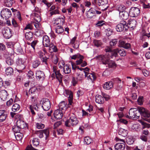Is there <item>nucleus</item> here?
<instances>
[{"instance_id":"4d7b16f0","label":"nucleus","mask_w":150,"mask_h":150,"mask_svg":"<svg viewBox=\"0 0 150 150\" xmlns=\"http://www.w3.org/2000/svg\"><path fill=\"white\" fill-rule=\"evenodd\" d=\"M24 62H23L22 59H19L18 62V65L17 67H19V66H21L22 67V69H24L25 67L24 65Z\"/></svg>"},{"instance_id":"4468645a","label":"nucleus","mask_w":150,"mask_h":150,"mask_svg":"<svg viewBox=\"0 0 150 150\" xmlns=\"http://www.w3.org/2000/svg\"><path fill=\"white\" fill-rule=\"evenodd\" d=\"M137 21L136 20L130 19L128 21V22L127 25L128 26V28H130L134 29L135 27Z\"/></svg>"},{"instance_id":"f03ea898","label":"nucleus","mask_w":150,"mask_h":150,"mask_svg":"<svg viewBox=\"0 0 150 150\" xmlns=\"http://www.w3.org/2000/svg\"><path fill=\"white\" fill-rule=\"evenodd\" d=\"M78 122V121L75 115L72 114L70 116L69 119L65 121V125L66 127H70L71 125H76Z\"/></svg>"},{"instance_id":"c756f323","label":"nucleus","mask_w":150,"mask_h":150,"mask_svg":"<svg viewBox=\"0 0 150 150\" xmlns=\"http://www.w3.org/2000/svg\"><path fill=\"white\" fill-rule=\"evenodd\" d=\"M118 134L120 135H121L124 137H125L127 135L128 131L123 129L120 128L119 130Z\"/></svg>"},{"instance_id":"e2e57ef3","label":"nucleus","mask_w":150,"mask_h":150,"mask_svg":"<svg viewBox=\"0 0 150 150\" xmlns=\"http://www.w3.org/2000/svg\"><path fill=\"white\" fill-rule=\"evenodd\" d=\"M117 39H114L112 40L110 42V45L111 46H113L115 45L117 43Z\"/></svg>"},{"instance_id":"9b49d317","label":"nucleus","mask_w":150,"mask_h":150,"mask_svg":"<svg viewBox=\"0 0 150 150\" xmlns=\"http://www.w3.org/2000/svg\"><path fill=\"white\" fill-rule=\"evenodd\" d=\"M64 111L60 109H58L54 111V115L55 118L57 119H60L62 118L63 115V112Z\"/></svg>"},{"instance_id":"6e6d98bb","label":"nucleus","mask_w":150,"mask_h":150,"mask_svg":"<svg viewBox=\"0 0 150 150\" xmlns=\"http://www.w3.org/2000/svg\"><path fill=\"white\" fill-rule=\"evenodd\" d=\"M50 12L48 14L50 15V16H51L53 15L59 14V13L58 10H50Z\"/></svg>"},{"instance_id":"37998d69","label":"nucleus","mask_w":150,"mask_h":150,"mask_svg":"<svg viewBox=\"0 0 150 150\" xmlns=\"http://www.w3.org/2000/svg\"><path fill=\"white\" fill-rule=\"evenodd\" d=\"M93 43L95 46L98 47L101 46L103 44L102 42L100 40H94Z\"/></svg>"},{"instance_id":"bf43d9fd","label":"nucleus","mask_w":150,"mask_h":150,"mask_svg":"<svg viewBox=\"0 0 150 150\" xmlns=\"http://www.w3.org/2000/svg\"><path fill=\"white\" fill-rule=\"evenodd\" d=\"M118 53L122 57L125 56L126 54L125 50L123 49L119 50Z\"/></svg>"},{"instance_id":"c85d7f7f","label":"nucleus","mask_w":150,"mask_h":150,"mask_svg":"<svg viewBox=\"0 0 150 150\" xmlns=\"http://www.w3.org/2000/svg\"><path fill=\"white\" fill-rule=\"evenodd\" d=\"M39 43V41L38 40H35L32 42L31 43H28V45H30L31 47L33 48L34 50H36L38 49L37 46Z\"/></svg>"},{"instance_id":"7c9ffc66","label":"nucleus","mask_w":150,"mask_h":150,"mask_svg":"<svg viewBox=\"0 0 150 150\" xmlns=\"http://www.w3.org/2000/svg\"><path fill=\"white\" fill-rule=\"evenodd\" d=\"M39 12L37 13L34 12L32 15L34 16V19L37 23L40 22L41 21V17L40 16Z\"/></svg>"},{"instance_id":"603ef678","label":"nucleus","mask_w":150,"mask_h":150,"mask_svg":"<svg viewBox=\"0 0 150 150\" xmlns=\"http://www.w3.org/2000/svg\"><path fill=\"white\" fill-rule=\"evenodd\" d=\"M92 140L89 137H86L84 138V143L87 144H90Z\"/></svg>"},{"instance_id":"680f3d73","label":"nucleus","mask_w":150,"mask_h":150,"mask_svg":"<svg viewBox=\"0 0 150 150\" xmlns=\"http://www.w3.org/2000/svg\"><path fill=\"white\" fill-rule=\"evenodd\" d=\"M52 60L55 64H57L58 62V58L56 55L53 56L52 58Z\"/></svg>"},{"instance_id":"393cba45","label":"nucleus","mask_w":150,"mask_h":150,"mask_svg":"<svg viewBox=\"0 0 150 150\" xmlns=\"http://www.w3.org/2000/svg\"><path fill=\"white\" fill-rule=\"evenodd\" d=\"M140 13V10H130L129 14L132 17L137 16Z\"/></svg>"},{"instance_id":"13d9d810","label":"nucleus","mask_w":150,"mask_h":150,"mask_svg":"<svg viewBox=\"0 0 150 150\" xmlns=\"http://www.w3.org/2000/svg\"><path fill=\"white\" fill-rule=\"evenodd\" d=\"M143 97V96H139L138 100L137 102L139 105H142L143 104L144 102Z\"/></svg>"},{"instance_id":"ea45409f","label":"nucleus","mask_w":150,"mask_h":150,"mask_svg":"<svg viewBox=\"0 0 150 150\" xmlns=\"http://www.w3.org/2000/svg\"><path fill=\"white\" fill-rule=\"evenodd\" d=\"M33 36V33L31 32L26 33L25 34V38L28 40H30Z\"/></svg>"},{"instance_id":"58836bf2","label":"nucleus","mask_w":150,"mask_h":150,"mask_svg":"<svg viewBox=\"0 0 150 150\" xmlns=\"http://www.w3.org/2000/svg\"><path fill=\"white\" fill-rule=\"evenodd\" d=\"M20 108V105L18 104H14L12 107V110L14 112H16L18 111Z\"/></svg>"},{"instance_id":"c9c22d12","label":"nucleus","mask_w":150,"mask_h":150,"mask_svg":"<svg viewBox=\"0 0 150 150\" xmlns=\"http://www.w3.org/2000/svg\"><path fill=\"white\" fill-rule=\"evenodd\" d=\"M55 29L56 32L58 34H61L64 31L63 28L61 25H57Z\"/></svg>"},{"instance_id":"7ed1b4c3","label":"nucleus","mask_w":150,"mask_h":150,"mask_svg":"<svg viewBox=\"0 0 150 150\" xmlns=\"http://www.w3.org/2000/svg\"><path fill=\"white\" fill-rule=\"evenodd\" d=\"M40 103L43 109L45 111L49 110L51 108L50 102L49 100L47 98H43L40 101Z\"/></svg>"},{"instance_id":"ddd939ff","label":"nucleus","mask_w":150,"mask_h":150,"mask_svg":"<svg viewBox=\"0 0 150 150\" xmlns=\"http://www.w3.org/2000/svg\"><path fill=\"white\" fill-rule=\"evenodd\" d=\"M42 43L45 47H48V45L51 43L49 37L47 35H44L43 37Z\"/></svg>"},{"instance_id":"864d4df0","label":"nucleus","mask_w":150,"mask_h":150,"mask_svg":"<svg viewBox=\"0 0 150 150\" xmlns=\"http://www.w3.org/2000/svg\"><path fill=\"white\" fill-rule=\"evenodd\" d=\"M21 129L17 125L13 126L12 127L13 130L14 132L16 133H19Z\"/></svg>"},{"instance_id":"79ce46f5","label":"nucleus","mask_w":150,"mask_h":150,"mask_svg":"<svg viewBox=\"0 0 150 150\" xmlns=\"http://www.w3.org/2000/svg\"><path fill=\"white\" fill-rule=\"evenodd\" d=\"M59 109L62 111H64L67 108L64 102H61L59 104Z\"/></svg>"},{"instance_id":"f8f14e48","label":"nucleus","mask_w":150,"mask_h":150,"mask_svg":"<svg viewBox=\"0 0 150 150\" xmlns=\"http://www.w3.org/2000/svg\"><path fill=\"white\" fill-rule=\"evenodd\" d=\"M36 76L37 79L40 80H43L45 77V76L44 72L40 70L36 71Z\"/></svg>"},{"instance_id":"6ab92c4d","label":"nucleus","mask_w":150,"mask_h":150,"mask_svg":"<svg viewBox=\"0 0 150 150\" xmlns=\"http://www.w3.org/2000/svg\"><path fill=\"white\" fill-rule=\"evenodd\" d=\"M116 150H124L125 148V144L122 143H119L116 144L115 146Z\"/></svg>"},{"instance_id":"a211bd4d","label":"nucleus","mask_w":150,"mask_h":150,"mask_svg":"<svg viewBox=\"0 0 150 150\" xmlns=\"http://www.w3.org/2000/svg\"><path fill=\"white\" fill-rule=\"evenodd\" d=\"M119 46L126 49H128L130 47V44L128 43H126L124 41L120 40L119 42Z\"/></svg>"},{"instance_id":"cd10ccee","label":"nucleus","mask_w":150,"mask_h":150,"mask_svg":"<svg viewBox=\"0 0 150 150\" xmlns=\"http://www.w3.org/2000/svg\"><path fill=\"white\" fill-rule=\"evenodd\" d=\"M64 22V20L63 18H59L55 20L54 24L55 25H56L61 26L63 25Z\"/></svg>"},{"instance_id":"473e14b6","label":"nucleus","mask_w":150,"mask_h":150,"mask_svg":"<svg viewBox=\"0 0 150 150\" xmlns=\"http://www.w3.org/2000/svg\"><path fill=\"white\" fill-rule=\"evenodd\" d=\"M85 77H87L88 80H90L91 81H93L96 79V77L94 75L92 74L88 73H86L85 75Z\"/></svg>"},{"instance_id":"a18cd8bd","label":"nucleus","mask_w":150,"mask_h":150,"mask_svg":"<svg viewBox=\"0 0 150 150\" xmlns=\"http://www.w3.org/2000/svg\"><path fill=\"white\" fill-rule=\"evenodd\" d=\"M104 29L105 30V31L106 33V35L108 36L111 35L113 32L112 29L110 28H107V27L106 28Z\"/></svg>"},{"instance_id":"2eb2a0df","label":"nucleus","mask_w":150,"mask_h":150,"mask_svg":"<svg viewBox=\"0 0 150 150\" xmlns=\"http://www.w3.org/2000/svg\"><path fill=\"white\" fill-rule=\"evenodd\" d=\"M141 117L144 120L150 123V112L149 110L142 114Z\"/></svg>"},{"instance_id":"a878e982","label":"nucleus","mask_w":150,"mask_h":150,"mask_svg":"<svg viewBox=\"0 0 150 150\" xmlns=\"http://www.w3.org/2000/svg\"><path fill=\"white\" fill-rule=\"evenodd\" d=\"M95 101L99 104H103L104 101V98L101 96L97 95L95 96Z\"/></svg>"},{"instance_id":"e433bc0d","label":"nucleus","mask_w":150,"mask_h":150,"mask_svg":"<svg viewBox=\"0 0 150 150\" xmlns=\"http://www.w3.org/2000/svg\"><path fill=\"white\" fill-rule=\"evenodd\" d=\"M63 70L65 74H68L70 72L71 69L66 64L64 65Z\"/></svg>"},{"instance_id":"de8ad7c7","label":"nucleus","mask_w":150,"mask_h":150,"mask_svg":"<svg viewBox=\"0 0 150 150\" xmlns=\"http://www.w3.org/2000/svg\"><path fill=\"white\" fill-rule=\"evenodd\" d=\"M119 49H117L113 51H112L111 52V57L113 58V57H116L117 55V53H118Z\"/></svg>"},{"instance_id":"4be33fe9","label":"nucleus","mask_w":150,"mask_h":150,"mask_svg":"<svg viewBox=\"0 0 150 150\" xmlns=\"http://www.w3.org/2000/svg\"><path fill=\"white\" fill-rule=\"evenodd\" d=\"M48 47H49V51L50 53L53 52H56L57 51V47L52 42L49 45H48Z\"/></svg>"},{"instance_id":"338daca9","label":"nucleus","mask_w":150,"mask_h":150,"mask_svg":"<svg viewBox=\"0 0 150 150\" xmlns=\"http://www.w3.org/2000/svg\"><path fill=\"white\" fill-rule=\"evenodd\" d=\"M45 125L44 124L41 123H37L36 127L38 129H43L44 128Z\"/></svg>"},{"instance_id":"423d86ee","label":"nucleus","mask_w":150,"mask_h":150,"mask_svg":"<svg viewBox=\"0 0 150 150\" xmlns=\"http://www.w3.org/2000/svg\"><path fill=\"white\" fill-rule=\"evenodd\" d=\"M53 69L54 73H53L52 76L54 75L55 74L57 79L59 80V82H61L62 81L63 76L60 73L59 70L58 69V68L56 66H53Z\"/></svg>"},{"instance_id":"5fc2aeb1","label":"nucleus","mask_w":150,"mask_h":150,"mask_svg":"<svg viewBox=\"0 0 150 150\" xmlns=\"http://www.w3.org/2000/svg\"><path fill=\"white\" fill-rule=\"evenodd\" d=\"M35 133L38 135L40 138H42L44 137V135L43 134L42 130L35 131Z\"/></svg>"},{"instance_id":"dca6fc26","label":"nucleus","mask_w":150,"mask_h":150,"mask_svg":"<svg viewBox=\"0 0 150 150\" xmlns=\"http://www.w3.org/2000/svg\"><path fill=\"white\" fill-rule=\"evenodd\" d=\"M122 10V11H119L120 16L124 20H126L128 18L129 14L125 10Z\"/></svg>"},{"instance_id":"2f4dec72","label":"nucleus","mask_w":150,"mask_h":150,"mask_svg":"<svg viewBox=\"0 0 150 150\" xmlns=\"http://www.w3.org/2000/svg\"><path fill=\"white\" fill-rule=\"evenodd\" d=\"M139 121L142 126V129L146 128H150V124L147 123L142 120H139Z\"/></svg>"},{"instance_id":"f3484780","label":"nucleus","mask_w":150,"mask_h":150,"mask_svg":"<svg viewBox=\"0 0 150 150\" xmlns=\"http://www.w3.org/2000/svg\"><path fill=\"white\" fill-rule=\"evenodd\" d=\"M8 96L7 91L5 90H2L0 91V98L3 100H5Z\"/></svg>"},{"instance_id":"39448f33","label":"nucleus","mask_w":150,"mask_h":150,"mask_svg":"<svg viewBox=\"0 0 150 150\" xmlns=\"http://www.w3.org/2000/svg\"><path fill=\"white\" fill-rule=\"evenodd\" d=\"M129 115H127V117L130 119L137 118L139 117V114L138 110H135L134 108H131L129 110Z\"/></svg>"},{"instance_id":"a19ab883","label":"nucleus","mask_w":150,"mask_h":150,"mask_svg":"<svg viewBox=\"0 0 150 150\" xmlns=\"http://www.w3.org/2000/svg\"><path fill=\"white\" fill-rule=\"evenodd\" d=\"M66 92L67 93H69V96L68 97V101L69 103V104L70 105H71L72 102L73 100V96L72 94H71V92L69 91H66Z\"/></svg>"},{"instance_id":"8fccbe9b","label":"nucleus","mask_w":150,"mask_h":150,"mask_svg":"<svg viewBox=\"0 0 150 150\" xmlns=\"http://www.w3.org/2000/svg\"><path fill=\"white\" fill-rule=\"evenodd\" d=\"M38 89L35 87H33L30 88L29 91V93L35 94L37 93Z\"/></svg>"},{"instance_id":"3c124183","label":"nucleus","mask_w":150,"mask_h":150,"mask_svg":"<svg viewBox=\"0 0 150 150\" xmlns=\"http://www.w3.org/2000/svg\"><path fill=\"white\" fill-rule=\"evenodd\" d=\"M43 135H45V139H46L48 137L49 135V129H46L42 130Z\"/></svg>"},{"instance_id":"0e129e2a","label":"nucleus","mask_w":150,"mask_h":150,"mask_svg":"<svg viewBox=\"0 0 150 150\" xmlns=\"http://www.w3.org/2000/svg\"><path fill=\"white\" fill-rule=\"evenodd\" d=\"M42 2L47 6V8L50 7L52 4V3L49 2L46 0H42Z\"/></svg>"},{"instance_id":"09e8293b","label":"nucleus","mask_w":150,"mask_h":150,"mask_svg":"<svg viewBox=\"0 0 150 150\" xmlns=\"http://www.w3.org/2000/svg\"><path fill=\"white\" fill-rule=\"evenodd\" d=\"M13 0H5V5L8 7L12 6Z\"/></svg>"},{"instance_id":"aec40b11","label":"nucleus","mask_w":150,"mask_h":150,"mask_svg":"<svg viewBox=\"0 0 150 150\" xmlns=\"http://www.w3.org/2000/svg\"><path fill=\"white\" fill-rule=\"evenodd\" d=\"M115 83L118 84L117 89L119 90L122 87L123 83L121 82V80L119 78H115L112 80Z\"/></svg>"},{"instance_id":"f704fd0d","label":"nucleus","mask_w":150,"mask_h":150,"mask_svg":"<svg viewBox=\"0 0 150 150\" xmlns=\"http://www.w3.org/2000/svg\"><path fill=\"white\" fill-rule=\"evenodd\" d=\"M5 72L7 75H12L13 73V70L12 67H8L6 69Z\"/></svg>"},{"instance_id":"6e6552de","label":"nucleus","mask_w":150,"mask_h":150,"mask_svg":"<svg viewBox=\"0 0 150 150\" xmlns=\"http://www.w3.org/2000/svg\"><path fill=\"white\" fill-rule=\"evenodd\" d=\"M149 134V132L148 130H142L140 139L144 142H146L148 140V136Z\"/></svg>"},{"instance_id":"1a4fd4ad","label":"nucleus","mask_w":150,"mask_h":150,"mask_svg":"<svg viewBox=\"0 0 150 150\" xmlns=\"http://www.w3.org/2000/svg\"><path fill=\"white\" fill-rule=\"evenodd\" d=\"M79 55L76 62V64L77 65L81 64V66L83 67L86 66L87 65V63L85 61H83L84 57L80 54Z\"/></svg>"},{"instance_id":"4c0bfd02","label":"nucleus","mask_w":150,"mask_h":150,"mask_svg":"<svg viewBox=\"0 0 150 150\" xmlns=\"http://www.w3.org/2000/svg\"><path fill=\"white\" fill-rule=\"evenodd\" d=\"M95 12L93 10H88L86 12V16L88 18H91L95 15Z\"/></svg>"},{"instance_id":"5701e85b","label":"nucleus","mask_w":150,"mask_h":150,"mask_svg":"<svg viewBox=\"0 0 150 150\" xmlns=\"http://www.w3.org/2000/svg\"><path fill=\"white\" fill-rule=\"evenodd\" d=\"M16 124L21 129H23L26 127V123L24 121L21 120L17 121Z\"/></svg>"},{"instance_id":"b1692460","label":"nucleus","mask_w":150,"mask_h":150,"mask_svg":"<svg viewBox=\"0 0 150 150\" xmlns=\"http://www.w3.org/2000/svg\"><path fill=\"white\" fill-rule=\"evenodd\" d=\"M113 84L112 81L106 82L104 84L103 88L104 89L109 90L113 87Z\"/></svg>"},{"instance_id":"052dcab7","label":"nucleus","mask_w":150,"mask_h":150,"mask_svg":"<svg viewBox=\"0 0 150 150\" xmlns=\"http://www.w3.org/2000/svg\"><path fill=\"white\" fill-rule=\"evenodd\" d=\"M32 143L33 146H37L38 145H39V142L38 141V139L35 138L32 141Z\"/></svg>"},{"instance_id":"f257e3e1","label":"nucleus","mask_w":150,"mask_h":150,"mask_svg":"<svg viewBox=\"0 0 150 150\" xmlns=\"http://www.w3.org/2000/svg\"><path fill=\"white\" fill-rule=\"evenodd\" d=\"M98 59L101 61L103 64L106 65V67L109 68H115L117 66L115 63L110 59V56L106 54L100 55L97 57Z\"/></svg>"},{"instance_id":"0eeeda50","label":"nucleus","mask_w":150,"mask_h":150,"mask_svg":"<svg viewBox=\"0 0 150 150\" xmlns=\"http://www.w3.org/2000/svg\"><path fill=\"white\" fill-rule=\"evenodd\" d=\"M2 32L4 36L6 39L9 38L12 36L11 30L8 27L4 28Z\"/></svg>"},{"instance_id":"72a5a7b5","label":"nucleus","mask_w":150,"mask_h":150,"mask_svg":"<svg viewBox=\"0 0 150 150\" xmlns=\"http://www.w3.org/2000/svg\"><path fill=\"white\" fill-rule=\"evenodd\" d=\"M137 110L139 112V113H140L141 116L145 113L146 112H147L149 110L142 107H138L137 108Z\"/></svg>"},{"instance_id":"49530a36","label":"nucleus","mask_w":150,"mask_h":150,"mask_svg":"<svg viewBox=\"0 0 150 150\" xmlns=\"http://www.w3.org/2000/svg\"><path fill=\"white\" fill-rule=\"evenodd\" d=\"M6 63L9 65H11L14 64L13 60L10 57H8L6 60Z\"/></svg>"},{"instance_id":"412c9836","label":"nucleus","mask_w":150,"mask_h":150,"mask_svg":"<svg viewBox=\"0 0 150 150\" xmlns=\"http://www.w3.org/2000/svg\"><path fill=\"white\" fill-rule=\"evenodd\" d=\"M1 13L2 15H3L6 18H9L11 15V13L10 10H2L1 11Z\"/></svg>"},{"instance_id":"20e7f679","label":"nucleus","mask_w":150,"mask_h":150,"mask_svg":"<svg viewBox=\"0 0 150 150\" xmlns=\"http://www.w3.org/2000/svg\"><path fill=\"white\" fill-rule=\"evenodd\" d=\"M126 23V21H121L120 23L117 24L116 26V29L117 31L118 32H121L124 30H127L128 29V27Z\"/></svg>"},{"instance_id":"bb28decb","label":"nucleus","mask_w":150,"mask_h":150,"mask_svg":"<svg viewBox=\"0 0 150 150\" xmlns=\"http://www.w3.org/2000/svg\"><path fill=\"white\" fill-rule=\"evenodd\" d=\"M96 27H99L102 29H103L102 28L104 29L106 28L108 26V25H105L104 21H98L97 23L96 24Z\"/></svg>"},{"instance_id":"774afa93","label":"nucleus","mask_w":150,"mask_h":150,"mask_svg":"<svg viewBox=\"0 0 150 150\" xmlns=\"http://www.w3.org/2000/svg\"><path fill=\"white\" fill-rule=\"evenodd\" d=\"M126 142L129 145H131L134 142L133 140L131 138L127 137L126 139Z\"/></svg>"},{"instance_id":"69168bd1","label":"nucleus","mask_w":150,"mask_h":150,"mask_svg":"<svg viewBox=\"0 0 150 150\" xmlns=\"http://www.w3.org/2000/svg\"><path fill=\"white\" fill-rule=\"evenodd\" d=\"M28 75L29 79H32L34 78V73L32 71H29L28 72Z\"/></svg>"},{"instance_id":"c03bdc74","label":"nucleus","mask_w":150,"mask_h":150,"mask_svg":"<svg viewBox=\"0 0 150 150\" xmlns=\"http://www.w3.org/2000/svg\"><path fill=\"white\" fill-rule=\"evenodd\" d=\"M40 62L38 60H36L33 62L32 63V66L34 68H36L40 64Z\"/></svg>"},{"instance_id":"9d476101","label":"nucleus","mask_w":150,"mask_h":150,"mask_svg":"<svg viewBox=\"0 0 150 150\" xmlns=\"http://www.w3.org/2000/svg\"><path fill=\"white\" fill-rule=\"evenodd\" d=\"M8 112L4 110H0V122L4 121L6 119Z\"/></svg>"}]
</instances>
